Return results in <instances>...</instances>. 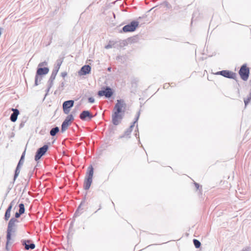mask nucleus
Listing matches in <instances>:
<instances>
[{"mask_svg":"<svg viewBox=\"0 0 251 251\" xmlns=\"http://www.w3.org/2000/svg\"><path fill=\"white\" fill-rule=\"evenodd\" d=\"M125 105L124 100H117V102L114 107L113 112L112 115V123L114 125H118L121 123L123 119V115L121 112L122 111V108Z\"/></svg>","mask_w":251,"mask_h":251,"instance_id":"nucleus-1","label":"nucleus"},{"mask_svg":"<svg viewBox=\"0 0 251 251\" xmlns=\"http://www.w3.org/2000/svg\"><path fill=\"white\" fill-rule=\"evenodd\" d=\"M18 221L15 218H11L8 225L7 230V236H6V249L8 251L9 249L8 247L11 245L12 243L11 241V233L14 232L15 224L18 223Z\"/></svg>","mask_w":251,"mask_h":251,"instance_id":"nucleus-2","label":"nucleus"},{"mask_svg":"<svg viewBox=\"0 0 251 251\" xmlns=\"http://www.w3.org/2000/svg\"><path fill=\"white\" fill-rule=\"evenodd\" d=\"M94 173V169L91 166L88 168L87 176L85 178L84 182V188L85 190H88L92 184L93 176Z\"/></svg>","mask_w":251,"mask_h":251,"instance_id":"nucleus-3","label":"nucleus"},{"mask_svg":"<svg viewBox=\"0 0 251 251\" xmlns=\"http://www.w3.org/2000/svg\"><path fill=\"white\" fill-rule=\"evenodd\" d=\"M74 118L72 114L69 115L65 119L61 126V132H64L68 128V127L71 124L72 121Z\"/></svg>","mask_w":251,"mask_h":251,"instance_id":"nucleus-4","label":"nucleus"},{"mask_svg":"<svg viewBox=\"0 0 251 251\" xmlns=\"http://www.w3.org/2000/svg\"><path fill=\"white\" fill-rule=\"evenodd\" d=\"M138 25L139 23L138 22L132 21L129 24L125 25L123 28V30L125 32L133 31Z\"/></svg>","mask_w":251,"mask_h":251,"instance_id":"nucleus-5","label":"nucleus"},{"mask_svg":"<svg viewBox=\"0 0 251 251\" xmlns=\"http://www.w3.org/2000/svg\"><path fill=\"white\" fill-rule=\"evenodd\" d=\"M49 72V69L48 68L45 67V68H39L37 69L36 75L35 76V85L36 86L38 85V78H39V75H46Z\"/></svg>","mask_w":251,"mask_h":251,"instance_id":"nucleus-6","label":"nucleus"},{"mask_svg":"<svg viewBox=\"0 0 251 251\" xmlns=\"http://www.w3.org/2000/svg\"><path fill=\"white\" fill-rule=\"evenodd\" d=\"M48 145H45L37 150L35 156V161H37L39 160L41 157L45 154L48 149Z\"/></svg>","mask_w":251,"mask_h":251,"instance_id":"nucleus-7","label":"nucleus"},{"mask_svg":"<svg viewBox=\"0 0 251 251\" xmlns=\"http://www.w3.org/2000/svg\"><path fill=\"white\" fill-rule=\"evenodd\" d=\"M249 68L247 67L246 65H243L239 71V74L241 78L244 80H247L249 77Z\"/></svg>","mask_w":251,"mask_h":251,"instance_id":"nucleus-8","label":"nucleus"},{"mask_svg":"<svg viewBox=\"0 0 251 251\" xmlns=\"http://www.w3.org/2000/svg\"><path fill=\"white\" fill-rule=\"evenodd\" d=\"M74 101L73 100H69L65 101L63 103V109L64 113L68 114L70 111V109L74 105Z\"/></svg>","mask_w":251,"mask_h":251,"instance_id":"nucleus-9","label":"nucleus"},{"mask_svg":"<svg viewBox=\"0 0 251 251\" xmlns=\"http://www.w3.org/2000/svg\"><path fill=\"white\" fill-rule=\"evenodd\" d=\"M112 94L111 89L108 87H106L104 90H100L98 92V95L100 97L104 96L106 98H110Z\"/></svg>","mask_w":251,"mask_h":251,"instance_id":"nucleus-10","label":"nucleus"},{"mask_svg":"<svg viewBox=\"0 0 251 251\" xmlns=\"http://www.w3.org/2000/svg\"><path fill=\"white\" fill-rule=\"evenodd\" d=\"M79 117L82 120L87 121L88 120H91L93 117V116L89 111L84 110L80 113Z\"/></svg>","mask_w":251,"mask_h":251,"instance_id":"nucleus-11","label":"nucleus"},{"mask_svg":"<svg viewBox=\"0 0 251 251\" xmlns=\"http://www.w3.org/2000/svg\"><path fill=\"white\" fill-rule=\"evenodd\" d=\"M139 115H140V112H138V113H137V117L136 118V119H135V121L132 123V124L130 126V127H129V128H128L125 132V133H124V135L123 136H121V138H123V137H126V136H128V135H129L131 132V131H132V129L133 128V127L134 126V125L137 122L138 120V118H139Z\"/></svg>","mask_w":251,"mask_h":251,"instance_id":"nucleus-12","label":"nucleus"},{"mask_svg":"<svg viewBox=\"0 0 251 251\" xmlns=\"http://www.w3.org/2000/svg\"><path fill=\"white\" fill-rule=\"evenodd\" d=\"M91 70V67L88 65L83 66L78 72L79 75H84L90 73Z\"/></svg>","mask_w":251,"mask_h":251,"instance_id":"nucleus-13","label":"nucleus"},{"mask_svg":"<svg viewBox=\"0 0 251 251\" xmlns=\"http://www.w3.org/2000/svg\"><path fill=\"white\" fill-rule=\"evenodd\" d=\"M222 75L224 77L234 79L236 77V74L227 70L222 71Z\"/></svg>","mask_w":251,"mask_h":251,"instance_id":"nucleus-14","label":"nucleus"},{"mask_svg":"<svg viewBox=\"0 0 251 251\" xmlns=\"http://www.w3.org/2000/svg\"><path fill=\"white\" fill-rule=\"evenodd\" d=\"M14 201H11L5 211V213L4 215V220L5 221H8L9 220V218L10 217L11 211V209L12 208L13 205L14 204Z\"/></svg>","mask_w":251,"mask_h":251,"instance_id":"nucleus-15","label":"nucleus"},{"mask_svg":"<svg viewBox=\"0 0 251 251\" xmlns=\"http://www.w3.org/2000/svg\"><path fill=\"white\" fill-rule=\"evenodd\" d=\"M12 110L13 112L11 115L10 119L12 122H15L17 119L18 116L19 114V111L16 108H12Z\"/></svg>","mask_w":251,"mask_h":251,"instance_id":"nucleus-16","label":"nucleus"},{"mask_svg":"<svg viewBox=\"0 0 251 251\" xmlns=\"http://www.w3.org/2000/svg\"><path fill=\"white\" fill-rule=\"evenodd\" d=\"M23 245H25V248L26 250L34 249L35 247V244L33 243H30V241H24Z\"/></svg>","mask_w":251,"mask_h":251,"instance_id":"nucleus-17","label":"nucleus"},{"mask_svg":"<svg viewBox=\"0 0 251 251\" xmlns=\"http://www.w3.org/2000/svg\"><path fill=\"white\" fill-rule=\"evenodd\" d=\"M55 77L50 75V78L48 81V92L50 90V88L52 87L53 85V82L54 80L55 79Z\"/></svg>","mask_w":251,"mask_h":251,"instance_id":"nucleus-18","label":"nucleus"},{"mask_svg":"<svg viewBox=\"0 0 251 251\" xmlns=\"http://www.w3.org/2000/svg\"><path fill=\"white\" fill-rule=\"evenodd\" d=\"M21 167L22 166H19V165H17V166L16 168V170H15V174H14V181H15L16 180V179L17 178V177L20 174V170H21Z\"/></svg>","mask_w":251,"mask_h":251,"instance_id":"nucleus-19","label":"nucleus"},{"mask_svg":"<svg viewBox=\"0 0 251 251\" xmlns=\"http://www.w3.org/2000/svg\"><path fill=\"white\" fill-rule=\"evenodd\" d=\"M59 129L58 127L56 126V127H53L50 130V134L51 136H54L56 134V133L59 131Z\"/></svg>","mask_w":251,"mask_h":251,"instance_id":"nucleus-20","label":"nucleus"},{"mask_svg":"<svg viewBox=\"0 0 251 251\" xmlns=\"http://www.w3.org/2000/svg\"><path fill=\"white\" fill-rule=\"evenodd\" d=\"M24 157H25V152L22 154L20 160L19 161V163L17 165H19V166H22L24 162Z\"/></svg>","mask_w":251,"mask_h":251,"instance_id":"nucleus-21","label":"nucleus"},{"mask_svg":"<svg viewBox=\"0 0 251 251\" xmlns=\"http://www.w3.org/2000/svg\"><path fill=\"white\" fill-rule=\"evenodd\" d=\"M19 212L21 213L22 214L24 213L25 209V206L23 203H20L19 205Z\"/></svg>","mask_w":251,"mask_h":251,"instance_id":"nucleus-22","label":"nucleus"},{"mask_svg":"<svg viewBox=\"0 0 251 251\" xmlns=\"http://www.w3.org/2000/svg\"><path fill=\"white\" fill-rule=\"evenodd\" d=\"M251 100V92L249 94V96L247 97V98L244 99V103L245 104V106H246L248 103L250 102Z\"/></svg>","mask_w":251,"mask_h":251,"instance_id":"nucleus-23","label":"nucleus"},{"mask_svg":"<svg viewBox=\"0 0 251 251\" xmlns=\"http://www.w3.org/2000/svg\"><path fill=\"white\" fill-rule=\"evenodd\" d=\"M193 243L196 248H199L200 247L201 245V242L198 240L197 239H194L193 240Z\"/></svg>","mask_w":251,"mask_h":251,"instance_id":"nucleus-24","label":"nucleus"},{"mask_svg":"<svg viewBox=\"0 0 251 251\" xmlns=\"http://www.w3.org/2000/svg\"><path fill=\"white\" fill-rule=\"evenodd\" d=\"M57 73H58L57 71L53 69V70L52 71V73H51V75L53 76H54V77H56V75Z\"/></svg>","mask_w":251,"mask_h":251,"instance_id":"nucleus-25","label":"nucleus"},{"mask_svg":"<svg viewBox=\"0 0 251 251\" xmlns=\"http://www.w3.org/2000/svg\"><path fill=\"white\" fill-rule=\"evenodd\" d=\"M80 210V205L79 206L78 208H77V210L76 211L75 216H78L80 213H79V210Z\"/></svg>","mask_w":251,"mask_h":251,"instance_id":"nucleus-26","label":"nucleus"},{"mask_svg":"<svg viewBox=\"0 0 251 251\" xmlns=\"http://www.w3.org/2000/svg\"><path fill=\"white\" fill-rule=\"evenodd\" d=\"M47 62L46 61L41 62L39 64L38 67L41 68L42 67L44 66V65H47Z\"/></svg>","mask_w":251,"mask_h":251,"instance_id":"nucleus-27","label":"nucleus"},{"mask_svg":"<svg viewBox=\"0 0 251 251\" xmlns=\"http://www.w3.org/2000/svg\"><path fill=\"white\" fill-rule=\"evenodd\" d=\"M88 101L90 103H93L95 102V99L93 97H90L88 98Z\"/></svg>","mask_w":251,"mask_h":251,"instance_id":"nucleus-28","label":"nucleus"},{"mask_svg":"<svg viewBox=\"0 0 251 251\" xmlns=\"http://www.w3.org/2000/svg\"><path fill=\"white\" fill-rule=\"evenodd\" d=\"M21 215H22V214L21 213H20L19 212H16L15 213V218H19L21 216Z\"/></svg>","mask_w":251,"mask_h":251,"instance_id":"nucleus-29","label":"nucleus"},{"mask_svg":"<svg viewBox=\"0 0 251 251\" xmlns=\"http://www.w3.org/2000/svg\"><path fill=\"white\" fill-rule=\"evenodd\" d=\"M62 64V61H57L56 65L58 66L59 67H60Z\"/></svg>","mask_w":251,"mask_h":251,"instance_id":"nucleus-30","label":"nucleus"},{"mask_svg":"<svg viewBox=\"0 0 251 251\" xmlns=\"http://www.w3.org/2000/svg\"><path fill=\"white\" fill-rule=\"evenodd\" d=\"M112 48V45L110 44H108L107 45L105 46V48L106 49H109Z\"/></svg>","mask_w":251,"mask_h":251,"instance_id":"nucleus-31","label":"nucleus"},{"mask_svg":"<svg viewBox=\"0 0 251 251\" xmlns=\"http://www.w3.org/2000/svg\"><path fill=\"white\" fill-rule=\"evenodd\" d=\"M61 75L63 77H65L67 75V74L66 72H63L61 73Z\"/></svg>","mask_w":251,"mask_h":251,"instance_id":"nucleus-32","label":"nucleus"},{"mask_svg":"<svg viewBox=\"0 0 251 251\" xmlns=\"http://www.w3.org/2000/svg\"><path fill=\"white\" fill-rule=\"evenodd\" d=\"M60 69V67H59L58 66L55 65L53 68L54 70H56L58 72L59 70Z\"/></svg>","mask_w":251,"mask_h":251,"instance_id":"nucleus-33","label":"nucleus"},{"mask_svg":"<svg viewBox=\"0 0 251 251\" xmlns=\"http://www.w3.org/2000/svg\"><path fill=\"white\" fill-rule=\"evenodd\" d=\"M42 79V76H41V75H39L38 82V84H39V83H40Z\"/></svg>","mask_w":251,"mask_h":251,"instance_id":"nucleus-34","label":"nucleus"},{"mask_svg":"<svg viewBox=\"0 0 251 251\" xmlns=\"http://www.w3.org/2000/svg\"><path fill=\"white\" fill-rule=\"evenodd\" d=\"M195 185L196 187L197 188V189H198L199 188V184L198 183L195 182Z\"/></svg>","mask_w":251,"mask_h":251,"instance_id":"nucleus-35","label":"nucleus"},{"mask_svg":"<svg viewBox=\"0 0 251 251\" xmlns=\"http://www.w3.org/2000/svg\"><path fill=\"white\" fill-rule=\"evenodd\" d=\"M242 251H250V249L249 248L243 249Z\"/></svg>","mask_w":251,"mask_h":251,"instance_id":"nucleus-36","label":"nucleus"},{"mask_svg":"<svg viewBox=\"0 0 251 251\" xmlns=\"http://www.w3.org/2000/svg\"><path fill=\"white\" fill-rule=\"evenodd\" d=\"M221 73H222V71L217 72L215 74L218 75H222V74H221Z\"/></svg>","mask_w":251,"mask_h":251,"instance_id":"nucleus-37","label":"nucleus"},{"mask_svg":"<svg viewBox=\"0 0 251 251\" xmlns=\"http://www.w3.org/2000/svg\"><path fill=\"white\" fill-rule=\"evenodd\" d=\"M24 124L23 123H21L20 125V127H22L24 126Z\"/></svg>","mask_w":251,"mask_h":251,"instance_id":"nucleus-38","label":"nucleus"},{"mask_svg":"<svg viewBox=\"0 0 251 251\" xmlns=\"http://www.w3.org/2000/svg\"><path fill=\"white\" fill-rule=\"evenodd\" d=\"M168 84H166L165 85H164V87H168Z\"/></svg>","mask_w":251,"mask_h":251,"instance_id":"nucleus-39","label":"nucleus"},{"mask_svg":"<svg viewBox=\"0 0 251 251\" xmlns=\"http://www.w3.org/2000/svg\"><path fill=\"white\" fill-rule=\"evenodd\" d=\"M108 71L110 72L111 71V68H108Z\"/></svg>","mask_w":251,"mask_h":251,"instance_id":"nucleus-40","label":"nucleus"},{"mask_svg":"<svg viewBox=\"0 0 251 251\" xmlns=\"http://www.w3.org/2000/svg\"><path fill=\"white\" fill-rule=\"evenodd\" d=\"M63 85H64V83H63V82H62V85L63 86Z\"/></svg>","mask_w":251,"mask_h":251,"instance_id":"nucleus-41","label":"nucleus"},{"mask_svg":"<svg viewBox=\"0 0 251 251\" xmlns=\"http://www.w3.org/2000/svg\"><path fill=\"white\" fill-rule=\"evenodd\" d=\"M135 136H137V133L135 134Z\"/></svg>","mask_w":251,"mask_h":251,"instance_id":"nucleus-42","label":"nucleus"}]
</instances>
